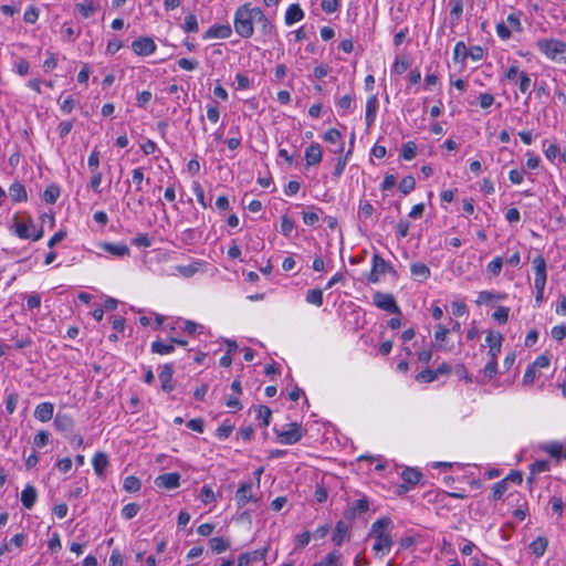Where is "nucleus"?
I'll use <instances>...</instances> for the list:
<instances>
[{"instance_id": "obj_1", "label": "nucleus", "mask_w": 566, "mask_h": 566, "mask_svg": "<svg viewBox=\"0 0 566 566\" xmlns=\"http://www.w3.org/2000/svg\"><path fill=\"white\" fill-rule=\"evenodd\" d=\"M391 528L392 521L389 517H381L373 523L369 536L375 539L373 551L377 555L379 553L386 554L391 549L394 544Z\"/></svg>"}, {"instance_id": "obj_2", "label": "nucleus", "mask_w": 566, "mask_h": 566, "mask_svg": "<svg viewBox=\"0 0 566 566\" xmlns=\"http://www.w3.org/2000/svg\"><path fill=\"white\" fill-rule=\"evenodd\" d=\"M256 11L260 8L252 7L250 3L240 6L234 13V30L238 35L243 39H249L254 33V22H256Z\"/></svg>"}, {"instance_id": "obj_3", "label": "nucleus", "mask_w": 566, "mask_h": 566, "mask_svg": "<svg viewBox=\"0 0 566 566\" xmlns=\"http://www.w3.org/2000/svg\"><path fill=\"white\" fill-rule=\"evenodd\" d=\"M522 15H523L522 11L514 10L507 15L506 23L504 21H500L496 23V27H495L496 34L502 41L510 40L512 36V32H522L523 31L522 21H521Z\"/></svg>"}, {"instance_id": "obj_4", "label": "nucleus", "mask_w": 566, "mask_h": 566, "mask_svg": "<svg viewBox=\"0 0 566 566\" xmlns=\"http://www.w3.org/2000/svg\"><path fill=\"white\" fill-rule=\"evenodd\" d=\"M451 329L443 324H437L434 326L433 335V347L440 352L453 353L459 352L461 348V340L458 342V346L450 338Z\"/></svg>"}, {"instance_id": "obj_5", "label": "nucleus", "mask_w": 566, "mask_h": 566, "mask_svg": "<svg viewBox=\"0 0 566 566\" xmlns=\"http://www.w3.org/2000/svg\"><path fill=\"white\" fill-rule=\"evenodd\" d=\"M533 265H534V270H535V277H534V287L536 290L535 302H536V305L538 306L543 302V298H544V290H545V285H546V279H547L545 259L542 255H537L533 260Z\"/></svg>"}, {"instance_id": "obj_6", "label": "nucleus", "mask_w": 566, "mask_h": 566, "mask_svg": "<svg viewBox=\"0 0 566 566\" xmlns=\"http://www.w3.org/2000/svg\"><path fill=\"white\" fill-rule=\"evenodd\" d=\"M13 232L17 237L24 240L32 239L33 241H38L43 237V230H38L31 218L17 221Z\"/></svg>"}, {"instance_id": "obj_7", "label": "nucleus", "mask_w": 566, "mask_h": 566, "mask_svg": "<svg viewBox=\"0 0 566 566\" xmlns=\"http://www.w3.org/2000/svg\"><path fill=\"white\" fill-rule=\"evenodd\" d=\"M279 442L283 444H294L303 437L301 424L297 422L286 423L281 430H275Z\"/></svg>"}, {"instance_id": "obj_8", "label": "nucleus", "mask_w": 566, "mask_h": 566, "mask_svg": "<svg viewBox=\"0 0 566 566\" xmlns=\"http://www.w3.org/2000/svg\"><path fill=\"white\" fill-rule=\"evenodd\" d=\"M392 272L395 270L390 263H388L384 258L379 254H374L371 260V270L367 276L368 283L376 284L380 281V276L385 273Z\"/></svg>"}, {"instance_id": "obj_9", "label": "nucleus", "mask_w": 566, "mask_h": 566, "mask_svg": "<svg viewBox=\"0 0 566 566\" xmlns=\"http://www.w3.org/2000/svg\"><path fill=\"white\" fill-rule=\"evenodd\" d=\"M563 41L557 39H539L536 42V46L547 59L556 61L559 49L563 48Z\"/></svg>"}, {"instance_id": "obj_10", "label": "nucleus", "mask_w": 566, "mask_h": 566, "mask_svg": "<svg viewBox=\"0 0 566 566\" xmlns=\"http://www.w3.org/2000/svg\"><path fill=\"white\" fill-rule=\"evenodd\" d=\"M374 304L388 313L397 314L400 313L399 306L395 297L389 293L376 292L374 294Z\"/></svg>"}, {"instance_id": "obj_11", "label": "nucleus", "mask_w": 566, "mask_h": 566, "mask_svg": "<svg viewBox=\"0 0 566 566\" xmlns=\"http://www.w3.org/2000/svg\"><path fill=\"white\" fill-rule=\"evenodd\" d=\"M157 49L155 41L149 36H142L132 42V50L138 56H148Z\"/></svg>"}, {"instance_id": "obj_12", "label": "nucleus", "mask_w": 566, "mask_h": 566, "mask_svg": "<svg viewBox=\"0 0 566 566\" xmlns=\"http://www.w3.org/2000/svg\"><path fill=\"white\" fill-rule=\"evenodd\" d=\"M369 510V502L367 497H361L353 502L344 512L346 520L353 521L361 516Z\"/></svg>"}, {"instance_id": "obj_13", "label": "nucleus", "mask_w": 566, "mask_h": 566, "mask_svg": "<svg viewBox=\"0 0 566 566\" xmlns=\"http://www.w3.org/2000/svg\"><path fill=\"white\" fill-rule=\"evenodd\" d=\"M155 485L166 490L177 489L180 485V474L177 472L160 474L155 479Z\"/></svg>"}, {"instance_id": "obj_14", "label": "nucleus", "mask_w": 566, "mask_h": 566, "mask_svg": "<svg viewBox=\"0 0 566 566\" xmlns=\"http://www.w3.org/2000/svg\"><path fill=\"white\" fill-rule=\"evenodd\" d=\"M235 501L239 507L245 506L249 502H256L252 492V482L242 483L235 492Z\"/></svg>"}, {"instance_id": "obj_15", "label": "nucleus", "mask_w": 566, "mask_h": 566, "mask_svg": "<svg viewBox=\"0 0 566 566\" xmlns=\"http://www.w3.org/2000/svg\"><path fill=\"white\" fill-rule=\"evenodd\" d=\"M231 34L232 29L229 24H214L206 31L203 39H228Z\"/></svg>"}, {"instance_id": "obj_16", "label": "nucleus", "mask_w": 566, "mask_h": 566, "mask_svg": "<svg viewBox=\"0 0 566 566\" xmlns=\"http://www.w3.org/2000/svg\"><path fill=\"white\" fill-rule=\"evenodd\" d=\"M306 166H315L322 161L323 151L318 143H312L304 153Z\"/></svg>"}, {"instance_id": "obj_17", "label": "nucleus", "mask_w": 566, "mask_h": 566, "mask_svg": "<svg viewBox=\"0 0 566 566\" xmlns=\"http://www.w3.org/2000/svg\"><path fill=\"white\" fill-rule=\"evenodd\" d=\"M503 336L499 332L488 331L485 337L486 353H497L502 350Z\"/></svg>"}, {"instance_id": "obj_18", "label": "nucleus", "mask_w": 566, "mask_h": 566, "mask_svg": "<svg viewBox=\"0 0 566 566\" xmlns=\"http://www.w3.org/2000/svg\"><path fill=\"white\" fill-rule=\"evenodd\" d=\"M98 247L105 252L111 253L112 255L122 258L129 255L130 250L125 243H109V242H101Z\"/></svg>"}, {"instance_id": "obj_19", "label": "nucleus", "mask_w": 566, "mask_h": 566, "mask_svg": "<svg viewBox=\"0 0 566 566\" xmlns=\"http://www.w3.org/2000/svg\"><path fill=\"white\" fill-rule=\"evenodd\" d=\"M174 368L171 365L166 364L164 365L160 374H159V380L161 382V389L166 392H170L174 390Z\"/></svg>"}, {"instance_id": "obj_20", "label": "nucleus", "mask_w": 566, "mask_h": 566, "mask_svg": "<svg viewBox=\"0 0 566 566\" xmlns=\"http://www.w3.org/2000/svg\"><path fill=\"white\" fill-rule=\"evenodd\" d=\"M377 111H378V97H377V95L374 94L368 97L367 103H366L365 120H366L367 128L371 127L373 124L375 123V119L377 116Z\"/></svg>"}, {"instance_id": "obj_21", "label": "nucleus", "mask_w": 566, "mask_h": 566, "mask_svg": "<svg viewBox=\"0 0 566 566\" xmlns=\"http://www.w3.org/2000/svg\"><path fill=\"white\" fill-rule=\"evenodd\" d=\"M54 412V405L52 402H41L34 409V418L41 422H46L52 419Z\"/></svg>"}, {"instance_id": "obj_22", "label": "nucleus", "mask_w": 566, "mask_h": 566, "mask_svg": "<svg viewBox=\"0 0 566 566\" xmlns=\"http://www.w3.org/2000/svg\"><path fill=\"white\" fill-rule=\"evenodd\" d=\"M268 548L263 547L252 553H243L238 558V566H248L253 560H263L266 557Z\"/></svg>"}, {"instance_id": "obj_23", "label": "nucleus", "mask_w": 566, "mask_h": 566, "mask_svg": "<svg viewBox=\"0 0 566 566\" xmlns=\"http://www.w3.org/2000/svg\"><path fill=\"white\" fill-rule=\"evenodd\" d=\"M75 8L83 18H88L99 9V3L96 0H83Z\"/></svg>"}, {"instance_id": "obj_24", "label": "nucleus", "mask_w": 566, "mask_h": 566, "mask_svg": "<svg viewBox=\"0 0 566 566\" xmlns=\"http://www.w3.org/2000/svg\"><path fill=\"white\" fill-rule=\"evenodd\" d=\"M36 499H38L36 489L33 485L28 484L21 492V502H22L23 506L28 510L32 509Z\"/></svg>"}, {"instance_id": "obj_25", "label": "nucleus", "mask_w": 566, "mask_h": 566, "mask_svg": "<svg viewBox=\"0 0 566 566\" xmlns=\"http://www.w3.org/2000/svg\"><path fill=\"white\" fill-rule=\"evenodd\" d=\"M9 196L13 202H23L28 199L25 187L20 182H13L10 186Z\"/></svg>"}, {"instance_id": "obj_26", "label": "nucleus", "mask_w": 566, "mask_h": 566, "mask_svg": "<svg viewBox=\"0 0 566 566\" xmlns=\"http://www.w3.org/2000/svg\"><path fill=\"white\" fill-rule=\"evenodd\" d=\"M304 18V12L298 4H291L285 12V23L292 25Z\"/></svg>"}, {"instance_id": "obj_27", "label": "nucleus", "mask_w": 566, "mask_h": 566, "mask_svg": "<svg viewBox=\"0 0 566 566\" xmlns=\"http://www.w3.org/2000/svg\"><path fill=\"white\" fill-rule=\"evenodd\" d=\"M92 465L97 475H103L106 468L108 467V458L104 452H97L93 457Z\"/></svg>"}, {"instance_id": "obj_28", "label": "nucleus", "mask_w": 566, "mask_h": 566, "mask_svg": "<svg viewBox=\"0 0 566 566\" xmlns=\"http://www.w3.org/2000/svg\"><path fill=\"white\" fill-rule=\"evenodd\" d=\"M73 424V419L69 415L57 413L54 418V427L59 431H70Z\"/></svg>"}, {"instance_id": "obj_29", "label": "nucleus", "mask_w": 566, "mask_h": 566, "mask_svg": "<svg viewBox=\"0 0 566 566\" xmlns=\"http://www.w3.org/2000/svg\"><path fill=\"white\" fill-rule=\"evenodd\" d=\"M348 530H349V527L344 521H338L336 523L332 539L337 546L342 545V543L344 542V539L346 537Z\"/></svg>"}, {"instance_id": "obj_30", "label": "nucleus", "mask_w": 566, "mask_h": 566, "mask_svg": "<svg viewBox=\"0 0 566 566\" xmlns=\"http://www.w3.org/2000/svg\"><path fill=\"white\" fill-rule=\"evenodd\" d=\"M497 374V363L486 361L483 370L481 371V379L479 380L482 384H486L491 381Z\"/></svg>"}, {"instance_id": "obj_31", "label": "nucleus", "mask_w": 566, "mask_h": 566, "mask_svg": "<svg viewBox=\"0 0 566 566\" xmlns=\"http://www.w3.org/2000/svg\"><path fill=\"white\" fill-rule=\"evenodd\" d=\"M450 17L455 24L461 20L463 13V0H449Z\"/></svg>"}, {"instance_id": "obj_32", "label": "nucleus", "mask_w": 566, "mask_h": 566, "mask_svg": "<svg viewBox=\"0 0 566 566\" xmlns=\"http://www.w3.org/2000/svg\"><path fill=\"white\" fill-rule=\"evenodd\" d=\"M549 470V463L545 460L535 461L530 465L531 475L527 478V482L532 483L536 474L546 472Z\"/></svg>"}, {"instance_id": "obj_33", "label": "nucleus", "mask_w": 566, "mask_h": 566, "mask_svg": "<svg viewBox=\"0 0 566 566\" xmlns=\"http://www.w3.org/2000/svg\"><path fill=\"white\" fill-rule=\"evenodd\" d=\"M255 13L258 17L256 22L261 23V32L264 35H272L275 30L272 22L265 17V14L263 13V11L261 9H260V11H256Z\"/></svg>"}, {"instance_id": "obj_34", "label": "nucleus", "mask_w": 566, "mask_h": 566, "mask_svg": "<svg viewBox=\"0 0 566 566\" xmlns=\"http://www.w3.org/2000/svg\"><path fill=\"white\" fill-rule=\"evenodd\" d=\"M547 545H548L547 538L537 537L530 544V549L532 551V553L535 556L541 557L544 555V553L547 548Z\"/></svg>"}, {"instance_id": "obj_35", "label": "nucleus", "mask_w": 566, "mask_h": 566, "mask_svg": "<svg viewBox=\"0 0 566 566\" xmlns=\"http://www.w3.org/2000/svg\"><path fill=\"white\" fill-rule=\"evenodd\" d=\"M542 450L553 458L560 459L563 455L564 447L562 443L554 441L543 444Z\"/></svg>"}, {"instance_id": "obj_36", "label": "nucleus", "mask_w": 566, "mask_h": 566, "mask_svg": "<svg viewBox=\"0 0 566 566\" xmlns=\"http://www.w3.org/2000/svg\"><path fill=\"white\" fill-rule=\"evenodd\" d=\"M211 551L216 554H221L230 547V542L222 537H213L209 541Z\"/></svg>"}, {"instance_id": "obj_37", "label": "nucleus", "mask_w": 566, "mask_h": 566, "mask_svg": "<svg viewBox=\"0 0 566 566\" xmlns=\"http://www.w3.org/2000/svg\"><path fill=\"white\" fill-rule=\"evenodd\" d=\"M175 349L171 339H169V343H164L160 340H156L151 343V352L159 355H168L172 353Z\"/></svg>"}, {"instance_id": "obj_38", "label": "nucleus", "mask_w": 566, "mask_h": 566, "mask_svg": "<svg viewBox=\"0 0 566 566\" xmlns=\"http://www.w3.org/2000/svg\"><path fill=\"white\" fill-rule=\"evenodd\" d=\"M350 155H352V149H348L345 156L337 157L335 168L333 171V176L335 179H338L343 175Z\"/></svg>"}, {"instance_id": "obj_39", "label": "nucleus", "mask_w": 566, "mask_h": 566, "mask_svg": "<svg viewBox=\"0 0 566 566\" xmlns=\"http://www.w3.org/2000/svg\"><path fill=\"white\" fill-rule=\"evenodd\" d=\"M60 197V188L56 185H50L43 192V200L49 205H54Z\"/></svg>"}, {"instance_id": "obj_40", "label": "nucleus", "mask_w": 566, "mask_h": 566, "mask_svg": "<svg viewBox=\"0 0 566 566\" xmlns=\"http://www.w3.org/2000/svg\"><path fill=\"white\" fill-rule=\"evenodd\" d=\"M421 476L422 474L418 470L411 468L403 470L401 473L403 482L411 485L419 483Z\"/></svg>"}, {"instance_id": "obj_41", "label": "nucleus", "mask_w": 566, "mask_h": 566, "mask_svg": "<svg viewBox=\"0 0 566 566\" xmlns=\"http://www.w3.org/2000/svg\"><path fill=\"white\" fill-rule=\"evenodd\" d=\"M342 554L339 551H333L328 553L319 563L315 566H338Z\"/></svg>"}, {"instance_id": "obj_42", "label": "nucleus", "mask_w": 566, "mask_h": 566, "mask_svg": "<svg viewBox=\"0 0 566 566\" xmlns=\"http://www.w3.org/2000/svg\"><path fill=\"white\" fill-rule=\"evenodd\" d=\"M410 272L413 276L427 280L430 276V269L423 263H412Z\"/></svg>"}, {"instance_id": "obj_43", "label": "nucleus", "mask_w": 566, "mask_h": 566, "mask_svg": "<svg viewBox=\"0 0 566 566\" xmlns=\"http://www.w3.org/2000/svg\"><path fill=\"white\" fill-rule=\"evenodd\" d=\"M469 49L467 48L465 43L462 41H459L453 49V60L460 61L464 63L465 59L468 57Z\"/></svg>"}, {"instance_id": "obj_44", "label": "nucleus", "mask_w": 566, "mask_h": 566, "mask_svg": "<svg viewBox=\"0 0 566 566\" xmlns=\"http://www.w3.org/2000/svg\"><path fill=\"white\" fill-rule=\"evenodd\" d=\"M272 411L266 406H259L256 409V418L261 421L262 427H268L270 424Z\"/></svg>"}, {"instance_id": "obj_45", "label": "nucleus", "mask_w": 566, "mask_h": 566, "mask_svg": "<svg viewBox=\"0 0 566 566\" xmlns=\"http://www.w3.org/2000/svg\"><path fill=\"white\" fill-rule=\"evenodd\" d=\"M142 483L140 480L134 475H128L124 480L123 488L127 492H137L140 490Z\"/></svg>"}, {"instance_id": "obj_46", "label": "nucleus", "mask_w": 566, "mask_h": 566, "mask_svg": "<svg viewBox=\"0 0 566 566\" xmlns=\"http://www.w3.org/2000/svg\"><path fill=\"white\" fill-rule=\"evenodd\" d=\"M306 302L316 306H322L323 291L321 289L310 290L306 294Z\"/></svg>"}, {"instance_id": "obj_47", "label": "nucleus", "mask_w": 566, "mask_h": 566, "mask_svg": "<svg viewBox=\"0 0 566 566\" xmlns=\"http://www.w3.org/2000/svg\"><path fill=\"white\" fill-rule=\"evenodd\" d=\"M417 154V145L413 142H407L403 144L401 149V157L405 160H411L416 157Z\"/></svg>"}, {"instance_id": "obj_48", "label": "nucleus", "mask_w": 566, "mask_h": 566, "mask_svg": "<svg viewBox=\"0 0 566 566\" xmlns=\"http://www.w3.org/2000/svg\"><path fill=\"white\" fill-rule=\"evenodd\" d=\"M416 180L412 176H406L399 182V190L403 195H408L415 189Z\"/></svg>"}, {"instance_id": "obj_49", "label": "nucleus", "mask_w": 566, "mask_h": 566, "mask_svg": "<svg viewBox=\"0 0 566 566\" xmlns=\"http://www.w3.org/2000/svg\"><path fill=\"white\" fill-rule=\"evenodd\" d=\"M182 29L187 33L197 32L199 30L197 17L192 13L186 15Z\"/></svg>"}, {"instance_id": "obj_50", "label": "nucleus", "mask_w": 566, "mask_h": 566, "mask_svg": "<svg viewBox=\"0 0 566 566\" xmlns=\"http://www.w3.org/2000/svg\"><path fill=\"white\" fill-rule=\"evenodd\" d=\"M139 510L140 507L137 503H128L122 509V516L125 520H132L138 514Z\"/></svg>"}, {"instance_id": "obj_51", "label": "nucleus", "mask_w": 566, "mask_h": 566, "mask_svg": "<svg viewBox=\"0 0 566 566\" xmlns=\"http://www.w3.org/2000/svg\"><path fill=\"white\" fill-rule=\"evenodd\" d=\"M410 64L403 56H398L392 65V72L396 74H402L409 69Z\"/></svg>"}, {"instance_id": "obj_52", "label": "nucleus", "mask_w": 566, "mask_h": 566, "mask_svg": "<svg viewBox=\"0 0 566 566\" xmlns=\"http://www.w3.org/2000/svg\"><path fill=\"white\" fill-rule=\"evenodd\" d=\"M437 378V371L432 369H424L416 376V380L419 382H432Z\"/></svg>"}, {"instance_id": "obj_53", "label": "nucleus", "mask_w": 566, "mask_h": 566, "mask_svg": "<svg viewBox=\"0 0 566 566\" xmlns=\"http://www.w3.org/2000/svg\"><path fill=\"white\" fill-rule=\"evenodd\" d=\"M374 213V207L369 201H361L358 209V217L360 219H368Z\"/></svg>"}, {"instance_id": "obj_54", "label": "nucleus", "mask_w": 566, "mask_h": 566, "mask_svg": "<svg viewBox=\"0 0 566 566\" xmlns=\"http://www.w3.org/2000/svg\"><path fill=\"white\" fill-rule=\"evenodd\" d=\"M506 490H507L506 480L496 482L492 488V499L500 500L503 496V494L506 492Z\"/></svg>"}, {"instance_id": "obj_55", "label": "nucleus", "mask_w": 566, "mask_h": 566, "mask_svg": "<svg viewBox=\"0 0 566 566\" xmlns=\"http://www.w3.org/2000/svg\"><path fill=\"white\" fill-rule=\"evenodd\" d=\"M531 84H532V80H531L530 75L527 73H525V72L521 73L520 77H518V81H517V85H518V88H520L521 93H523V94L528 93L530 94Z\"/></svg>"}, {"instance_id": "obj_56", "label": "nucleus", "mask_w": 566, "mask_h": 566, "mask_svg": "<svg viewBox=\"0 0 566 566\" xmlns=\"http://www.w3.org/2000/svg\"><path fill=\"white\" fill-rule=\"evenodd\" d=\"M191 188L200 206L202 208H207L208 205L205 200V191L202 186L198 181H193Z\"/></svg>"}, {"instance_id": "obj_57", "label": "nucleus", "mask_w": 566, "mask_h": 566, "mask_svg": "<svg viewBox=\"0 0 566 566\" xmlns=\"http://www.w3.org/2000/svg\"><path fill=\"white\" fill-rule=\"evenodd\" d=\"M510 308L505 306L497 307L494 313L492 314V317L497 321L501 324H504L509 319Z\"/></svg>"}, {"instance_id": "obj_58", "label": "nucleus", "mask_w": 566, "mask_h": 566, "mask_svg": "<svg viewBox=\"0 0 566 566\" xmlns=\"http://www.w3.org/2000/svg\"><path fill=\"white\" fill-rule=\"evenodd\" d=\"M19 395L17 392H11L6 398V410L8 413L12 415L18 406Z\"/></svg>"}, {"instance_id": "obj_59", "label": "nucleus", "mask_w": 566, "mask_h": 566, "mask_svg": "<svg viewBox=\"0 0 566 566\" xmlns=\"http://www.w3.org/2000/svg\"><path fill=\"white\" fill-rule=\"evenodd\" d=\"M87 166L90 168V170L92 172H95V171H98V166H99V151L94 148L90 156H88V160H87Z\"/></svg>"}, {"instance_id": "obj_60", "label": "nucleus", "mask_w": 566, "mask_h": 566, "mask_svg": "<svg viewBox=\"0 0 566 566\" xmlns=\"http://www.w3.org/2000/svg\"><path fill=\"white\" fill-rule=\"evenodd\" d=\"M294 229V222L287 216L281 218V232L284 237H290Z\"/></svg>"}, {"instance_id": "obj_61", "label": "nucleus", "mask_w": 566, "mask_h": 566, "mask_svg": "<svg viewBox=\"0 0 566 566\" xmlns=\"http://www.w3.org/2000/svg\"><path fill=\"white\" fill-rule=\"evenodd\" d=\"M145 179L143 168H135L132 171V182L136 186V190H142V184Z\"/></svg>"}, {"instance_id": "obj_62", "label": "nucleus", "mask_w": 566, "mask_h": 566, "mask_svg": "<svg viewBox=\"0 0 566 566\" xmlns=\"http://www.w3.org/2000/svg\"><path fill=\"white\" fill-rule=\"evenodd\" d=\"M39 14H40V11L38 8L35 7H29L24 14H23V20L27 22V23H30V24H33L36 22V20L39 19Z\"/></svg>"}, {"instance_id": "obj_63", "label": "nucleus", "mask_w": 566, "mask_h": 566, "mask_svg": "<svg viewBox=\"0 0 566 566\" xmlns=\"http://www.w3.org/2000/svg\"><path fill=\"white\" fill-rule=\"evenodd\" d=\"M340 137H342V135L338 129L329 128L328 130L325 132L323 139L326 143L336 144V143L340 142Z\"/></svg>"}, {"instance_id": "obj_64", "label": "nucleus", "mask_w": 566, "mask_h": 566, "mask_svg": "<svg viewBox=\"0 0 566 566\" xmlns=\"http://www.w3.org/2000/svg\"><path fill=\"white\" fill-rule=\"evenodd\" d=\"M503 266L502 258L497 256L488 264V272L496 276L501 273Z\"/></svg>"}]
</instances>
